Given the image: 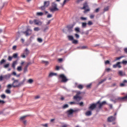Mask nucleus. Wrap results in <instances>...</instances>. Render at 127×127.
I'll use <instances>...</instances> for the list:
<instances>
[{
  "instance_id": "7",
  "label": "nucleus",
  "mask_w": 127,
  "mask_h": 127,
  "mask_svg": "<svg viewBox=\"0 0 127 127\" xmlns=\"http://www.w3.org/2000/svg\"><path fill=\"white\" fill-rule=\"evenodd\" d=\"M24 34H25L26 36H29L32 34V30L30 29H27L26 31L23 32Z\"/></svg>"
},
{
  "instance_id": "29",
  "label": "nucleus",
  "mask_w": 127,
  "mask_h": 127,
  "mask_svg": "<svg viewBox=\"0 0 127 127\" xmlns=\"http://www.w3.org/2000/svg\"><path fill=\"white\" fill-rule=\"evenodd\" d=\"M18 55L17 53L13 54L12 57H13V58L16 59V58H17Z\"/></svg>"
},
{
  "instance_id": "54",
  "label": "nucleus",
  "mask_w": 127,
  "mask_h": 127,
  "mask_svg": "<svg viewBox=\"0 0 127 127\" xmlns=\"http://www.w3.org/2000/svg\"><path fill=\"white\" fill-rule=\"evenodd\" d=\"M47 17L48 18H50L52 17V15L51 14H48Z\"/></svg>"
},
{
  "instance_id": "31",
  "label": "nucleus",
  "mask_w": 127,
  "mask_h": 127,
  "mask_svg": "<svg viewBox=\"0 0 127 127\" xmlns=\"http://www.w3.org/2000/svg\"><path fill=\"white\" fill-rule=\"evenodd\" d=\"M5 92L6 94H11V91H10V90L9 89H6Z\"/></svg>"
},
{
  "instance_id": "3",
  "label": "nucleus",
  "mask_w": 127,
  "mask_h": 127,
  "mask_svg": "<svg viewBox=\"0 0 127 127\" xmlns=\"http://www.w3.org/2000/svg\"><path fill=\"white\" fill-rule=\"evenodd\" d=\"M88 7H89V6L88 5V3L87 2H85L83 4V7L81 8V9H84V13H86V12L90 11V8L86 9Z\"/></svg>"
},
{
  "instance_id": "23",
  "label": "nucleus",
  "mask_w": 127,
  "mask_h": 127,
  "mask_svg": "<svg viewBox=\"0 0 127 127\" xmlns=\"http://www.w3.org/2000/svg\"><path fill=\"white\" fill-rule=\"evenodd\" d=\"M106 79H102L100 81H99L98 84L101 85V84H103V83H104V82H105V81H106Z\"/></svg>"
},
{
  "instance_id": "49",
  "label": "nucleus",
  "mask_w": 127,
  "mask_h": 127,
  "mask_svg": "<svg viewBox=\"0 0 127 127\" xmlns=\"http://www.w3.org/2000/svg\"><path fill=\"white\" fill-rule=\"evenodd\" d=\"M1 98L2 99H5V98H6V96H5V95L4 94H2L1 95Z\"/></svg>"
},
{
  "instance_id": "40",
  "label": "nucleus",
  "mask_w": 127,
  "mask_h": 127,
  "mask_svg": "<svg viewBox=\"0 0 127 127\" xmlns=\"http://www.w3.org/2000/svg\"><path fill=\"white\" fill-rule=\"evenodd\" d=\"M122 58H124V57H117L116 58V61H117V60H120V59H122Z\"/></svg>"
},
{
  "instance_id": "6",
  "label": "nucleus",
  "mask_w": 127,
  "mask_h": 127,
  "mask_svg": "<svg viewBox=\"0 0 127 127\" xmlns=\"http://www.w3.org/2000/svg\"><path fill=\"white\" fill-rule=\"evenodd\" d=\"M80 94H81V92H79L77 93V95L73 97L74 100H75V101L76 102H80V101L82 100V97L81 96H79Z\"/></svg>"
},
{
  "instance_id": "55",
  "label": "nucleus",
  "mask_w": 127,
  "mask_h": 127,
  "mask_svg": "<svg viewBox=\"0 0 127 127\" xmlns=\"http://www.w3.org/2000/svg\"><path fill=\"white\" fill-rule=\"evenodd\" d=\"M37 40H38V42H40V43L42 42V39L41 38H38L37 39Z\"/></svg>"
},
{
  "instance_id": "4",
  "label": "nucleus",
  "mask_w": 127,
  "mask_h": 127,
  "mask_svg": "<svg viewBox=\"0 0 127 127\" xmlns=\"http://www.w3.org/2000/svg\"><path fill=\"white\" fill-rule=\"evenodd\" d=\"M60 78L62 79L61 82L62 83H66L68 82V79L64 74H61L59 76Z\"/></svg>"
},
{
  "instance_id": "22",
  "label": "nucleus",
  "mask_w": 127,
  "mask_h": 127,
  "mask_svg": "<svg viewBox=\"0 0 127 127\" xmlns=\"http://www.w3.org/2000/svg\"><path fill=\"white\" fill-rule=\"evenodd\" d=\"M37 15H38V16H42L43 13L42 12H37Z\"/></svg>"
},
{
  "instance_id": "15",
  "label": "nucleus",
  "mask_w": 127,
  "mask_h": 127,
  "mask_svg": "<svg viewBox=\"0 0 127 127\" xmlns=\"http://www.w3.org/2000/svg\"><path fill=\"white\" fill-rule=\"evenodd\" d=\"M77 88H78V89H79V90H82L83 88H84V86L82 84H78L77 86Z\"/></svg>"
},
{
  "instance_id": "16",
  "label": "nucleus",
  "mask_w": 127,
  "mask_h": 127,
  "mask_svg": "<svg viewBox=\"0 0 127 127\" xmlns=\"http://www.w3.org/2000/svg\"><path fill=\"white\" fill-rule=\"evenodd\" d=\"M24 54H25V55H26V56H27V55L29 54V51L28 50V49H26L24 52Z\"/></svg>"
},
{
  "instance_id": "41",
  "label": "nucleus",
  "mask_w": 127,
  "mask_h": 127,
  "mask_svg": "<svg viewBox=\"0 0 127 127\" xmlns=\"http://www.w3.org/2000/svg\"><path fill=\"white\" fill-rule=\"evenodd\" d=\"M80 19H81V20H87V18L84 17H81L80 18Z\"/></svg>"
},
{
  "instance_id": "47",
  "label": "nucleus",
  "mask_w": 127,
  "mask_h": 127,
  "mask_svg": "<svg viewBox=\"0 0 127 127\" xmlns=\"http://www.w3.org/2000/svg\"><path fill=\"white\" fill-rule=\"evenodd\" d=\"M26 117H27V116H22L20 118V120H21V121H23V120H24Z\"/></svg>"
},
{
  "instance_id": "32",
  "label": "nucleus",
  "mask_w": 127,
  "mask_h": 127,
  "mask_svg": "<svg viewBox=\"0 0 127 127\" xmlns=\"http://www.w3.org/2000/svg\"><path fill=\"white\" fill-rule=\"evenodd\" d=\"M88 25H89V26L91 25H93V22H92V21H89L87 23Z\"/></svg>"
},
{
  "instance_id": "36",
  "label": "nucleus",
  "mask_w": 127,
  "mask_h": 127,
  "mask_svg": "<svg viewBox=\"0 0 127 127\" xmlns=\"http://www.w3.org/2000/svg\"><path fill=\"white\" fill-rule=\"evenodd\" d=\"M72 43L73 44H77V43H78V41L76 40H73Z\"/></svg>"
},
{
  "instance_id": "17",
  "label": "nucleus",
  "mask_w": 127,
  "mask_h": 127,
  "mask_svg": "<svg viewBox=\"0 0 127 127\" xmlns=\"http://www.w3.org/2000/svg\"><path fill=\"white\" fill-rule=\"evenodd\" d=\"M16 63H17V61H14L12 64V67L13 68H15V65H16Z\"/></svg>"
},
{
  "instance_id": "25",
  "label": "nucleus",
  "mask_w": 127,
  "mask_h": 127,
  "mask_svg": "<svg viewBox=\"0 0 127 127\" xmlns=\"http://www.w3.org/2000/svg\"><path fill=\"white\" fill-rule=\"evenodd\" d=\"M92 86V83H90L86 86V89H90Z\"/></svg>"
},
{
  "instance_id": "38",
  "label": "nucleus",
  "mask_w": 127,
  "mask_h": 127,
  "mask_svg": "<svg viewBox=\"0 0 127 127\" xmlns=\"http://www.w3.org/2000/svg\"><path fill=\"white\" fill-rule=\"evenodd\" d=\"M116 101H123V97H118L117 98V99H116Z\"/></svg>"
},
{
  "instance_id": "63",
  "label": "nucleus",
  "mask_w": 127,
  "mask_h": 127,
  "mask_svg": "<svg viewBox=\"0 0 127 127\" xmlns=\"http://www.w3.org/2000/svg\"><path fill=\"white\" fill-rule=\"evenodd\" d=\"M13 50H15L16 49V46H13L12 47Z\"/></svg>"
},
{
  "instance_id": "28",
  "label": "nucleus",
  "mask_w": 127,
  "mask_h": 127,
  "mask_svg": "<svg viewBox=\"0 0 127 127\" xmlns=\"http://www.w3.org/2000/svg\"><path fill=\"white\" fill-rule=\"evenodd\" d=\"M7 88L9 90V89H11V88H12V84H8L7 86Z\"/></svg>"
},
{
  "instance_id": "13",
  "label": "nucleus",
  "mask_w": 127,
  "mask_h": 127,
  "mask_svg": "<svg viewBox=\"0 0 127 127\" xmlns=\"http://www.w3.org/2000/svg\"><path fill=\"white\" fill-rule=\"evenodd\" d=\"M85 116L87 117H90V116H92V110L87 111L85 113Z\"/></svg>"
},
{
  "instance_id": "62",
  "label": "nucleus",
  "mask_w": 127,
  "mask_h": 127,
  "mask_svg": "<svg viewBox=\"0 0 127 127\" xmlns=\"http://www.w3.org/2000/svg\"><path fill=\"white\" fill-rule=\"evenodd\" d=\"M75 36L76 38H79V37H80L78 34H75Z\"/></svg>"
},
{
  "instance_id": "42",
  "label": "nucleus",
  "mask_w": 127,
  "mask_h": 127,
  "mask_svg": "<svg viewBox=\"0 0 127 127\" xmlns=\"http://www.w3.org/2000/svg\"><path fill=\"white\" fill-rule=\"evenodd\" d=\"M68 107H69V106L68 105V104H65V105L63 107V109H67V108H68Z\"/></svg>"
},
{
  "instance_id": "27",
  "label": "nucleus",
  "mask_w": 127,
  "mask_h": 127,
  "mask_svg": "<svg viewBox=\"0 0 127 127\" xmlns=\"http://www.w3.org/2000/svg\"><path fill=\"white\" fill-rule=\"evenodd\" d=\"M27 68H28V65H26V66L24 67V73H26V72H27Z\"/></svg>"
},
{
  "instance_id": "2",
  "label": "nucleus",
  "mask_w": 127,
  "mask_h": 127,
  "mask_svg": "<svg viewBox=\"0 0 127 127\" xmlns=\"http://www.w3.org/2000/svg\"><path fill=\"white\" fill-rule=\"evenodd\" d=\"M12 80L13 81V83H12V87H13V88H18V87H20L21 85H23L26 79L24 78L22 81L21 82H19L18 79H15L14 78H12Z\"/></svg>"
},
{
  "instance_id": "57",
  "label": "nucleus",
  "mask_w": 127,
  "mask_h": 127,
  "mask_svg": "<svg viewBox=\"0 0 127 127\" xmlns=\"http://www.w3.org/2000/svg\"><path fill=\"white\" fill-rule=\"evenodd\" d=\"M34 22V21H32V20H29L30 24H33Z\"/></svg>"
},
{
  "instance_id": "33",
  "label": "nucleus",
  "mask_w": 127,
  "mask_h": 127,
  "mask_svg": "<svg viewBox=\"0 0 127 127\" xmlns=\"http://www.w3.org/2000/svg\"><path fill=\"white\" fill-rule=\"evenodd\" d=\"M5 62H6L5 60L2 59V60L0 61V64H1V65L2 64H3V63H5Z\"/></svg>"
},
{
  "instance_id": "64",
  "label": "nucleus",
  "mask_w": 127,
  "mask_h": 127,
  "mask_svg": "<svg viewBox=\"0 0 127 127\" xmlns=\"http://www.w3.org/2000/svg\"><path fill=\"white\" fill-rule=\"evenodd\" d=\"M0 104H4V101L0 100Z\"/></svg>"
},
{
  "instance_id": "34",
  "label": "nucleus",
  "mask_w": 127,
  "mask_h": 127,
  "mask_svg": "<svg viewBox=\"0 0 127 127\" xmlns=\"http://www.w3.org/2000/svg\"><path fill=\"white\" fill-rule=\"evenodd\" d=\"M34 31H39V30H40V29H39L38 27H37L34 28Z\"/></svg>"
},
{
  "instance_id": "14",
  "label": "nucleus",
  "mask_w": 127,
  "mask_h": 127,
  "mask_svg": "<svg viewBox=\"0 0 127 127\" xmlns=\"http://www.w3.org/2000/svg\"><path fill=\"white\" fill-rule=\"evenodd\" d=\"M59 10V9L57 7H52L50 9V11L52 12H54V11H58Z\"/></svg>"
},
{
  "instance_id": "5",
  "label": "nucleus",
  "mask_w": 127,
  "mask_h": 127,
  "mask_svg": "<svg viewBox=\"0 0 127 127\" xmlns=\"http://www.w3.org/2000/svg\"><path fill=\"white\" fill-rule=\"evenodd\" d=\"M76 112H77V110H74L72 109L67 110L66 111V114L67 115V117H68V118H70V116H73V114H74V113H76Z\"/></svg>"
},
{
  "instance_id": "1",
  "label": "nucleus",
  "mask_w": 127,
  "mask_h": 127,
  "mask_svg": "<svg viewBox=\"0 0 127 127\" xmlns=\"http://www.w3.org/2000/svg\"><path fill=\"white\" fill-rule=\"evenodd\" d=\"M106 104H107L106 101L101 102L100 101H98L96 103L90 104V107H88V110H90V111H94V110L97 108V105H98V108L100 110L102 109V107H103V106H105Z\"/></svg>"
},
{
  "instance_id": "10",
  "label": "nucleus",
  "mask_w": 127,
  "mask_h": 127,
  "mask_svg": "<svg viewBox=\"0 0 127 127\" xmlns=\"http://www.w3.org/2000/svg\"><path fill=\"white\" fill-rule=\"evenodd\" d=\"M118 75L121 77H124L126 76V72H124L123 70H119Z\"/></svg>"
},
{
  "instance_id": "48",
  "label": "nucleus",
  "mask_w": 127,
  "mask_h": 127,
  "mask_svg": "<svg viewBox=\"0 0 127 127\" xmlns=\"http://www.w3.org/2000/svg\"><path fill=\"white\" fill-rule=\"evenodd\" d=\"M43 63H45L46 65H48V64H49V62L45 61H43Z\"/></svg>"
},
{
  "instance_id": "56",
  "label": "nucleus",
  "mask_w": 127,
  "mask_h": 127,
  "mask_svg": "<svg viewBox=\"0 0 127 127\" xmlns=\"http://www.w3.org/2000/svg\"><path fill=\"white\" fill-rule=\"evenodd\" d=\"M95 17V15H93V14H91L90 15V18H91V19L94 18Z\"/></svg>"
},
{
  "instance_id": "53",
  "label": "nucleus",
  "mask_w": 127,
  "mask_h": 127,
  "mask_svg": "<svg viewBox=\"0 0 127 127\" xmlns=\"http://www.w3.org/2000/svg\"><path fill=\"white\" fill-rule=\"evenodd\" d=\"M3 79H4V78L3 77V76L0 75V81H2L3 80Z\"/></svg>"
},
{
  "instance_id": "39",
  "label": "nucleus",
  "mask_w": 127,
  "mask_h": 127,
  "mask_svg": "<svg viewBox=\"0 0 127 127\" xmlns=\"http://www.w3.org/2000/svg\"><path fill=\"white\" fill-rule=\"evenodd\" d=\"M75 31L77 32H80V28L79 27H76L75 28Z\"/></svg>"
},
{
  "instance_id": "61",
  "label": "nucleus",
  "mask_w": 127,
  "mask_h": 127,
  "mask_svg": "<svg viewBox=\"0 0 127 127\" xmlns=\"http://www.w3.org/2000/svg\"><path fill=\"white\" fill-rule=\"evenodd\" d=\"M105 64L107 65L108 64H110V61H106L105 62Z\"/></svg>"
},
{
  "instance_id": "8",
  "label": "nucleus",
  "mask_w": 127,
  "mask_h": 127,
  "mask_svg": "<svg viewBox=\"0 0 127 127\" xmlns=\"http://www.w3.org/2000/svg\"><path fill=\"white\" fill-rule=\"evenodd\" d=\"M115 121H116V117L110 116L107 119L108 123H112V122H115Z\"/></svg>"
},
{
  "instance_id": "21",
  "label": "nucleus",
  "mask_w": 127,
  "mask_h": 127,
  "mask_svg": "<svg viewBox=\"0 0 127 127\" xmlns=\"http://www.w3.org/2000/svg\"><path fill=\"white\" fill-rule=\"evenodd\" d=\"M67 37L68 40H74V37L73 36H68Z\"/></svg>"
},
{
  "instance_id": "60",
  "label": "nucleus",
  "mask_w": 127,
  "mask_h": 127,
  "mask_svg": "<svg viewBox=\"0 0 127 127\" xmlns=\"http://www.w3.org/2000/svg\"><path fill=\"white\" fill-rule=\"evenodd\" d=\"M60 69V66H56V70H59Z\"/></svg>"
},
{
  "instance_id": "12",
  "label": "nucleus",
  "mask_w": 127,
  "mask_h": 127,
  "mask_svg": "<svg viewBox=\"0 0 127 127\" xmlns=\"http://www.w3.org/2000/svg\"><path fill=\"white\" fill-rule=\"evenodd\" d=\"M11 76V74H7L5 75H3L4 79H5V80H8L10 78Z\"/></svg>"
},
{
  "instance_id": "18",
  "label": "nucleus",
  "mask_w": 127,
  "mask_h": 127,
  "mask_svg": "<svg viewBox=\"0 0 127 127\" xmlns=\"http://www.w3.org/2000/svg\"><path fill=\"white\" fill-rule=\"evenodd\" d=\"M44 6H45L46 7H48V6H49V1H47L44 2Z\"/></svg>"
},
{
  "instance_id": "9",
  "label": "nucleus",
  "mask_w": 127,
  "mask_h": 127,
  "mask_svg": "<svg viewBox=\"0 0 127 127\" xmlns=\"http://www.w3.org/2000/svg\"><path fill=\"white\" fill-rule=\"evenodd\" d=\"M34 22L36 25H41L42 24V22L37 19H34Z\"/></svg>"
},
{
  "instance_id": "50",
  "label": "nucleus",
  "mask_w": 127,
  "mask_h": 127,
  "mask_svg": "<svg viewBox=\"0 0 127 127\" xmlns=\"http://www.w3.org/2000/svg\"><path fill=\"white\" fill-rule=\"evenodd\" d=\"M8 67H9V64H7L4 65V68H7Z\"/></svg>"
},
{
  "instance_id": "19",
  "label": "nucleus",
  "mask_w": 127,
  "mask_h": 127,
  "mask_svg": "<svg viewBox=\"0 0 127 127\" xmlns=\"http://www.w3.org/2000/svg\"><path fill=\"white\" fill-rule=\"evenodd\" d=\"M110 8V7H109V6H107L106 7H105L104 8V12H106V11H108L109 10Z\"/></svg>"
},
{
  "instance_id": "52",
  "label": "nucleus",
  "mask_w": 127,
  "mask_h": 127,
  "mask_svg": "<svg viewBox=\"0 0 127 127\" xmlns=\"http://www.w3.org/2000/svg\"><path fill=\"white\" fill-rule=\"evenodd\" d=\"M12 58H13L12 57L9 56L8 58V60L9 61H11L12 60Z\"/></svg>"
},
{
  "instance_id": "20",
  "label": "nucleus",
  "mask_w": 127,
  "mask_h": 127,
  "mask_svg": "<svg viewBox=\"0 0 127 127\" xmlns=\"http://www.w3.org/2000/svg\"><path fill=\"white\" fill-rule=\"evenodd\" d=\"M81 24L82 27H83V28H85L87 27V23L86 22H82Z\"/></svg>"
},
{
  "instance_id": "30",
  "label": "nucleus",
  "mask_w": 127,
  "mask_h": 127,
  "mask_svg": "<svg viewBox=\"0 0 127 127\" xmlns=\"http://www.w3.org/2000/svg\"><path fill=\"white\" fill-rule=\"evenodd\" d=\"M27 83H29V84H32V83H33V80L32 79H29L28 81H27Z\"/></svg>"
},
{
  "instance_id": "11",
  "label": "nucleus",
  "mask_w": 127,
  "mask_h": 127,
  "mask_svg": "<svg viewBox=\"0 0 127 127\" xmlns=\"http://www.w3.org/2000/svg\"><path fill=\"white\" fill-rule=\"evenodd\" d=\"M121 62H118L116 64H114L113 67V68H117V67H118V68H122V65H121Z\"/></svg>"
},
{
  "instance_id": "43",
  "label": "nucleus",
  "mask_w": 127,
  "mask_h": 127,
  "mask_svg": "<svg viewBox=\"0 0 127 127\" xmlns=\"http://www.w3.org/2000/svg\"><path fill=\"white\" fill-rule=\"evenodd\" d=\"M123 101H127V95L123 97Z\"/></svg>"
},
{
  "instance_id": "26",
  "label": "nucleus",
  "mask_w": 127,
  "mask_h": 127,
  "mask_svg": "<svg viewBox=\"0 0 127 127\" xmlns=\"http://www.w3.org/2000/svg\"><path fill=\"white\" fill-rule=\"evenodd\" d=\"M52 7H57V4L55 2H53L52 4Z\"/></svg>"
},
{
  "instance_id": "35",
  "label": "nucleus",
  "mask_w": 127,
  "mask_h": 127,
  "mask_svg": "<svg viewBox=\"0 0 127 127\" xmlns=\"http://www.w3.org/2000/svg\"><path fill=\"white\" fill-rule=\"evenodd\" d=\"M49 29V28H48V26H46V27H45L43 29V32H46V31L47 30H48Z\"/></svg>"
},
{
  "instance_id": "45",
  "label": "nucleus",
  "mask_w": 127,
  "mask_h": 127,
  "mask_svg": "<svg viewBox=\"0 0 127 127\" xmlns=\"http://www.w3.org/2000/svg\"><path fill=\"white\" fill-rule=\"evenodd\" d=\"M17 71H21L22 67L21 66H18L17 68Z\"/></svg>"
},
{
  "instance_id": "37",
  "label": "nucleus",
  "mask_w": 127,
  "mask_h": 127,
  "mask_svg": "<svg viewBox=\"0 0 127 127\" xmlns=\"http://www.w3.org/2000/svg\"><path fill=\"white\" fill-rule=\"evenodd\" d=\"M122 64H123V65H127V61L123 60L122 61Z\"/></svg>"
},
{
  "instance_id": "44",
  "label": "nucleus",
  "mask_w": 127,
  "mask_h": 127,
  "mask_svg": "<svg viewBox=\"0 0 127 127\" xmlns=\"http://www.w3.org/2000/svg\"><path fill=\"white\" fill-rule=\"evenodd\" d=\"M100 11V8H96L95 11H94V12H96V13H98Z\"/></svg>"
},
{
  "instance_id": "46",
  "label": "nucleus",
  "mask_w": 127,
  "mask_h": 127,
  "mask_svg": "<svg viewBox=\"0 0 127 127\" xmlns=\"http://www.w3.org/2000/svg\"><path fill=\"white\" fill-rule=\"evenodd\" d=\"M46 6H44V5L42 6L41 7V9H42V10H44V9H45V8H46Z\"/></svg>"
},
{
  "instance_id": "51",
  "label": "nucleus",
  "mask_w": 127,
  "mask_h": 127,
  "mask_svg": "<svg viewBox=\"0 0 127 127\" xmlns=\"http://www.w3.org/2000/svg\"><path fill=\"white\" fill-rule=\"evenodd\" d=\"M78 105H79L80 107H83L84 106V103H83V102H81L80 103H78Z\"/></svg>"
},
{
  "instance_id": "24",
  "label": "nucleus",
  "mask_w": 127,
  "mask_h": 127,
  "mask_svg": "<svg viewBox=\"0 0 127 127\" xmlns=\"http://www.w3.org/2000/svg\"><path fill=\"white\" fill-rule=\"evenodd\" d=\"M55 75H57V73H54L53 72H51L49 74V77H52L53 76H55Z\"/></svg>"
},
{
  "instance_id": "58",
  "label": "nucleus",
  "mask_w": 127,
  "mask_h": 127,
  "mask_svg": "<svg viewBox=\"0 0 127 127\" xmlns=\"http://www.w3.org/2000/svg\"><path fill=\"white\" fill-rule=\"evenodd\" d=\"M86 48H87V47L85 46H83L81 47V49H86Z\"/></svg>"
},
{
  "instance_id": "59",
  "label": "nucleus",
  "mask_w": 127,
  "mask_h": 127,
  "mask_svg": "<svg viewBox=\"0 0 127 127\" xmlns=\"http://www.w3.org/2000/svg\"><path fill=\"white\" fill-rule=\"evenodd\" d=\"M22 58H25L26 56H25V54L24 53L21 56Z\"/></svg>"
}]
</instances>
